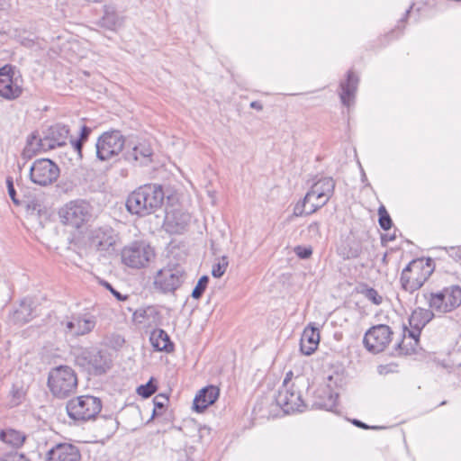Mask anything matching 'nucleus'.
<instances>
[{"instance_id": "3c124183", "label": "nucleus", "mask_w": 461, "mask_h": 461, "mask_svg": "<svg viewBox=\"0 0 461 461\" xmlns=\"http://www.w3.org/2000/svg\"><path fill=\"white\" fill-rule=\"evenodd\" d=\"M335 406L334 402H332L330 404H323L322 407L327 410H331Z\"/></svg>"}, {"instance_id": "f257e3e1", "label": "nucleus", "mask_w": 461, "mask_h": 461, "mask_svg": "<svg viewBox=\"0 0 461 461\" xmlns=\"http://www.w3.org/2000/svg\"><path fill=\"white\" fill-rule=\"evenodd\" d=\"M164 197V191L160 185L146 184L129 194L126 208L131 214L147 216L161 207Z\"/></svg>"}, {"instance_id": "423d86ee", "label": "nucleus", "mask_w": 461, "mask_h": 461, "mask_svg": "<svg viewBox=\"0 0 461 461\" xmlns=\"http://www.w3.org/2000/svg\"><path fill=\"white\" fill-rule=\"evenodd\" d=\"M60 221L67 226L80 229L93 216V207L86 200H73L64 204L59 211Z\"/></svg>"}, {"instance_id": "09e8293b", "label": "nucleus", "mask_w": 461, "mask_h": 461, "mask_svg": "<svg viewBox=\"0 0 461 461\" xmlns=\"http://www.w3.org/2000/svg\"><path fill=\"white\" fill-rule=\"evenodd\" d=\"M411 8L412 5L405 11L404 16L399 21V23H403L406 21L411 13Z\"/></svg>"}, {"instance_id": "ddd939ff", "label": "nucleus", "mask_w": 461, "mask_h": 461, "mask_svg": "<svg viewBox=\"0 0 461 461\" xmlns=\"http://www.w3.org/2000/svg\"><path fill=\"white\" fill-rule=\"evenodd\" d=\"M60 174L59 166L49 158H39L30 167L31 181L40 186H49L55 183Z\"/></svg>"}, {"instance_id": "aec40b11", "label": "nucleus", "mask_w": 461, "mask_h": 461, "mask_svg": "<svg viewBox=\"0 0 461 461\" xmlns=\"http://www.w3.org/2000/svg\"><path fill=\"white\" fill-rule=\"evenodd\" d=\"M359 79L353 71L347 73V78L339 84V98L342 104L348 108L355 104L356 93Z\"/></svg>"}, {"instance_id": "412c9836", "label": "nucleus", "mask_w": 461, "mask_h": 461, "mask_svg": "<svg viewBox=\"0 0 461 461\" xmlns=\"http://www.w3.org/2000/svg\"><path fill=\"white\" fill-rule=\"evenodd\" d=\"M219 395L220 390L217 386H205L195 395L193 402V409L198 413L203 412L217 401Z\"/></svg>"}, {"instance_id": "cd10ccee", "label": "nucleus", "mask_w": 461, "mask_h": 461, "mask_svg": "<svg viewBox=\"0 0 461 461\" xmlns=\"http://www.w3.org/2000/svg\"><path fill=\"white\" fill-rule=\"evenodd\" d=\"M28 388L22 382H15L8 393L7 405L9 408H14L21 405L26 399Z\"/></svg>"}, {"instance_id": "864d4df0", "label": "nucleus", "mask_w": 461, "mask_h": 461, "mask_svg": "<svg viewBox=\"0 0 461 461\" xmlns=\"http://www.w3.org/2000/svg\"><path fill=\"white\" fill-rule=\"evenodd\" d=\"M397 348L400 349V354H402V344L401 343H398L397 344Z\"/></svg>"}, {"instance_id": "603ef678", "label": "nucleus", "mask_w": 461, "mask_h": 461, "mask_svg": "<svg viewBox=\"0 0 461 461\" xmlns=\"http://www.w3.org/2000/svg\"><path fill=\"white\" fill-rule=\"evenodd\" d=\"M32 140H37V137L35 135H33V134L31 137H29L28 143L32 145Z\"/></svg>"}, {"instance_id": "5701e85b", "label": "nucleus", "mask_w": 461, "mask_h": 461, "mask_svg": "<svg viewBox=\"0 0 461 461\" xmlns=\"http://www.w3.org/2000/svg\"><path fill=\"white\" fill-rule=\"evenodd\" d=\"M95 326V321L94 317H73L71 321L66 323V332L73 336H83L91 332Z\"/></svg>"}, {"instance_id": "a18cd8bd", "label": "nucleus", "mask_w": 461, "mask_h": 461, "mask_svg": "<svg viewBox=\"0 0 461 461\" xmlns=\"http://www.w3.org/2000/svg\"><path fill=\"white\" fill-rule=\"evenodd\" d=\"M310 232H314L316 234L320 233V223L318 221L312 222L309 227Z\"/></svg>"}, {"instance_id": "6ab92c4d", "label": "nucleus", "mask_w": 461, "mask_h": 461, "mask_svg": "<svg viewBox=\"0 0 461 461\" xmlns=\"http://www.w3.org/2000/svg\"><path fill=\"white\" fill-rule=\"evenodd\" d=\"M434 312L430 308H416L409 317V324L411 329L408 331L409 337L418 343L421 330L434 318Z\"/></svg>"}, {"instance_id": "a878e982", "label": "nucleus", "mask_w": 461, "mask_h": 461, "mask_svg": "<svg viewBox=\"0 0 461 461\" xmlns=\"http://www.w3.org/2000/svg\"><path fill=\"white\" fill-rule=\"evenodd\" d=\"M150 343L156 351L170 353L175 346L168 334L162 329L154 330L149 337Z\"/></svg>"}, {"instance_id": "f03ea898", "label": "nucleus", "mask_w": 461, "mask_h": 461, "mask_svg": "<svg viewBox=\"0 0 461 461\" xmlns=\"http://www.w3.org/2000/svg\"><path fill=\"white\" fill-rule=\"evenodd\" d=\"M435 270V264L430 258L411 260L402 271L401 286L412 294L419 290L430 277Z\"/></svg>"}, {"instance_id": "9b49d317", "label": "nucleus", "mask_w": 461, "mask_h": 461, "mask_svg": "<svg viewBox=\"0 0 461 461\" xmlns=\"http://www.w3.org/2000/svg\"><path fill=\"white\" fill-rule=\"evenodd\" d=\"M125 145V138L120 131L113 130L103 132L95 143L96 158L106 161L119 155Z\"/></svg>"}, {"instance_id": "0eeeda50", "label": "nucleus", "mask_w": 461, "mask_h": 461, "mask_svg": "<svg viewBox=\"0 0 461 461\" xmlns=\"http://www.w3.org/2000/svg\"><path fill=\"white\" fill-rule=\"evenodd\" d=\"M68 415L76 421L95 419L102 410V402L92 395H81L70 399L66 405Z\"/></svg>"}, {"instance_id": "de8ad7c7", "label": "nucleus", "mask_w": 461, "mask_h": 461, "mask_svg": "<svg viewBox=\"0 0 461 461\" xmlns=\"http://www.w3.org/2000/svg\"><path fill=\"white\" fill-rule=\"evenodd\" d=\"M250 107L253 109H256L258 111H261L263 109V105L258 101H253L250 103Z\"/></svg>"}, {"instance_id": "473e14b6", "label": "nucleus", "mask_w": 461, "mask_h": 461, "mask_svg": "<svg viewBox=\"0 0 461 461\" xmlns=\"http://www.w3.org/2000/svg\"><path fill=\"white\" fill-rule=\"evenodd\" d=\"M378 217H379L378 222H379L380 227L384 230H390L393 225V221L391 219L390 214L388 213V212L386 211V209L384 205H381L378 208Z\"/></svg>"}, {"instance_id": "7ed1b4c3", "label": "nucleus", "mask_w": 461, "mask_h": 461, "mask_svg": "<svg viewBox=\"0 0 461 461\" xmlns=\"http://www.w3.org/2000/svg\"><path fill=\"white\" fill-rule=\"evenodd\" d=\"M429 308L438 313H448L461 305V287L453 285L440 291L424 293Z\"/></svg>"}, {"instance_id": "4468645a", "label": "nucleus", "mask_w": 461, "mask_h": 461, "mask_svg": "<svg viewBox=\"0 0 461 461\" xmlns=\"http://www.w3.org/2000/svg\"><path fill=\"white\" fill-rule=\"evenodd\" d=\"M23 79L14 66L0 68V96L5 100H15L23 94Z\"/></svg>"}, {"instance_id": "c85d7f7f", "label": "nucleus", "mask_w": 461, "mask_h": 461, "mask_svg": "<svg viewBox=\"0 0 461 461\" xmlns=\"http://www.w3.org/2000/svg\"><path fill=\"white\" fill-rule=\"evenodd\" d=\"M0 439L13 447H21L26 439V435L16 429H8L0 430Z\"/></svg>"}, {"instance_id": "72a5a7b5", "label": "nucleus", "mask_w": 461, "mask_h": 461, "mask_svg": "<svg viewBox=\"0 0 461 461\" xmlns=\"http://www.w3.org/2000/svg\"><path fill=\"white\" fill-rule=\"evenodd\" d=\"M208 283H209L208 276H201L192 292V297L196 300L200 299L203 296L204 291L206 290Z\"/></svg>"}, {"instance_id": "393cba45", "label": "nucleus", "mask_w": 461, "mask_h": 461, "mask_svg": "<svg viewBox=\"0 0 461 461\" xmlns=\"http://www.w3.org/2000/svg\"><path fill=\"white\" fill-rule=\"evenodd\" d=\"M152 154L151 147L146 142H140L134 146L131 150L127 151L124 158L129 162H139L140 165H146L150 161Z\"/></svg>"}, {"instance_id": "f8f14e48", "label": "nucleus", "mask_w": 461, "mask_h": 461, "mask_svg": "<svg viewBox=\"0 0 461 461\" xmlns=\"http://www.w3.org/2000/svg\"><path fill=\"white\" fill-rule=\"evenodd\" d=\"M154 258V249L143 241L132 242L122 251L123 264L131 268L146 267Z\"/></svg>"}, {"instance_id": "f3484780", "label": "nucleus", "mask_w": 461, "mask_h": 461, "mask_svg": "<svg viewBox=\"0 0 461 461\" xmlns=\"http://www.w3.org/2000/svg\"><path fill=\"white\" fill-rule=\"evenodd\" d=\"M118 236L112 228L103 227L92 231L90 246L104 256L114 252Z\"/></svg>"}, {"instance_id": "39448f33", "label": "nucleus", "mask_w": 461, "mask_h": 461, "mask_svg": "<svg viewBox=\"0 0 461 461\" xmlns=\"http://www.w3.org/2000/svg\"><path fill=\"white\" fill-rule=\"evenodd\" d=\"M308 388V383L303 376H296L290 387L280 388L276 397V403L285 413L302 412L306 405L303 400L302 389Z\"/></svg>"}, {"instance_id": "dca6fc26", "label": "nucleus", "mask_w": 461, "mask_h": 461, "mask_svg": "<svg viewBox=\"0 0 461 461\" xmlns=\"http://www.w3.org/2000/svg\"><path fill=\"white\" fill-rule=\"evenodd\" d=\"M69 135V128L61 123L51 125L44 131L43 136L39 139V147L42 150L54 149L67 144Z\"/></svg>"}, {"instance_id": "ea45409f", "label": "nucleus", "mask_w": 461, "mask_h": 461, "mask_svg": "<svg viewBox=\"0 0 461 461\" xmlns=\"http://www.w3.org/2000/svg\"><path fill=\"white\" fill-rule=\"evenodd\" d=\"M0 461H31L29 458H27L23 454H18V453H12L5 455L2 458H0Z\"/></svg>"}, {"instance_id": "c9c22d12", "label": "nucleus", "mask_w": 461, "mask_h": 461, "mask_svg": "<svg viewBox=\"0 0 461 461\" xmlns=\"http://www.w3.org/2000/svg\"><path fill=\"white\" fill-rule=\"evenodd\" d=\"M312 201H305V196L300 202H298L294 207L293 215L296 217H300L303 215H308L306 212L309 211V206Z\"/></svg>"}, {"instance_id": "9d476101", "label": "nucleus", "mask_w": 461, "mask_h": 461, "mask_svg": "<svg viewBox=\"0 0 461 461\" xmlns=\"http://www.w3.org/2000/svg\"><path fill=\"white\" fill-rule=\"evenodd\" d=\"M336 182L331 176H322L315 181L305 194V201H312L307 214L323 207L334 194Z\"/></svg>"}, {"instance_id": "7c9ffc66", "label": "nucleus", "mask_w": 461, "mask_h": 461, "mask_svg": "<svg viewBox=\"0 0 461 461\" xmlns=\"http://www.w3.org/2000/svg\"><path fill=\"white\" fill-rule=\"evenodd\" d=\"M168 401V397L165 394L160 393L155 396L153 400L154 409L152 411V418L162 415L163 410L167 405Z\"/></svg>"}, {"instance_id": "5fc2aeb1", "label": "nucleus", "mask_w": 461, "mask_h": 461, "mask_svg": "<svg viewBox=\"0 0 461 461\" xmlns=\"http://www.w3.org/2000/svg\"><path fill=\"white\" fill-rule=\"evenodd\" d=\"M182 229H184V226H180V227L177 229V230H182Z\"/></svg>"}, {"instance_id": "6e6552de", "label": "nucleus", "mask_w": 461, "mask_h": 461, "mask_svg": "<svg viewBox=\"0 0 461 461\" xmlns=\"http://www.w3.org/2000/svg\"><path fill=\"white\" fill-rule=\"evenodd\" d=\"M75 362L89 374L99 375L111 367V360L105 352L96 348H81L75 354Z\"/></svg>"}, {"instance_id": "bb28decb", "label": "nucleus", "mask_w": 461, "mask_h": 461, "mask_svg": "<svg viewBox=\"0 0 461 461\" xmlns=\"http://www.w3.org/2000/svg\"><path fill=\"white\" fill-rule=\"evenodd\" d=\"M100 24L102 27L114 31L123 24V17L117 13L114 6L104 5V15L101 18Z\"/></svg>"}, {"instance_id": "2eb2a0df", "label": "nucleus", "mask_w": 461, "mask_h": 461, "mask_svg": "<svg viewBox=\"0 0 461 461\" xmlns=\"http://www.w3.org/2000/svg\"><path fill=\"white\" fill-rule=\"evenodd\" d=\"M393 331L388 325L378 324L368 329L363 338V344L373 354L383 352L392 341Z\"/></svg>"}, {"instance_id": "c756f323", "label": "nucleus", "mask_w": 461, "mask_h": 461, "mask_svg": "<svg viewBox=\"0 0 461 461\" xmlns=\"http://www.w3.org/2000/svg\"><path fill=\"white\" fill-rule=\"evenodd\" d=\"M92 129L86 125H83L80 129L79 138L76 140H71L74 149L77 152L78 156L82 158V149L84 143L88 140Z\"/></svg>"}, {"instance_id": "37998d69", "label": "nucleus", "mask_w": 461, "mask_h": 461, "mask_svg": "<svg viewBox=\"0 0 461 461\" xmlns=\"http://www.w3.org/2000/svg\"><path fill=\"white\" fill-rule=\"evenodd\" d=\"M361 253V249L359 246H357L356 248H350L349 250L346 254L347 258H357Z\"/></svg>"}, {"instance_id": "f704fd0d", "label": "nucleus", "mask_w": 461, "mask_h": 461, "mask_svg": "<svg viewBox=\"0 0 461 461\" xmlns=\"http://www.w3.org/2000/svg\"><path fill=\"white\" fill-rule=\"evenodd\" d=\"M228 264V258L226 256L221 257V260L212 266V276L215 278L221 277L227 269Z\"/></svg>"}, {"instance_id": "c03bdc74", "label": "nucleus", "mask_w": 461, "mask_h": 461, "mask_svg": "<svg viewBox=\"0 0 461 461\" xmlns=\"http://www.w3.org/2000/svg\"><path fill=\"white\" fill-rule=\"evenodd\" d=\"M293 376H294V374H293L292 371L287 372L286 375H285V377L284 379V382H283V384H282L281 388L290 387Z\"/></svg>"}, {"instance_id": "b1692460", "label": "nucleus", "mask_w": 461, "mask_h": 461, "mask_svg": "<svg viewBox=\"0 0 461 461\" xmlns=\"http://www.w3.org/2000/svg\"><path fill=\"white\" fill-rule=\"evenodd\" d=\"M33 302L31 299H23L19 306L10 314L9 320L15 325H23L29 322L33 315Z\"/></svg>"}, {"instance_id": "79ce46f5", "label": "nucleus", "mask_w": 461, "mask_h": 461, "mask_svg": "<svg viewBox=\"0 0 461 461\" xmlns=\"http://www.w3.org/2000/svg\"><path fill=\"white\" fill-rule=\"evenodd\" d=\"M352 424H354L356 427L357 428H360V429H379V427L377 426H369L366 423H364L363 421L359 420H357V419H354L351 420Z\"/></svg>"}, {"instance_id": "4be33fe9", "label": "nucleus", "mask_w": 461, "mask_h": 461, "mask_svg": "<svg viewBox=\"0 0 461 461\" xmlns=\"http://www.w3.org/2000/svg\"><path fill=\"white\" fill-rule=\"evenodd\" d=\"M320 342V331L317 328L309 325L302 334L300 350L305 356H311L315 352Z\"/></svg>"}, {"instance_id": "6e6d98bb", "label": "nucleus", "mask_w": 461, "mask_h": 461, "mask_svg": "<svg viewBox=\"0 0 461 461\" xmlns=\"http://www.w3.org/2000/svg\"><path fill=\"white\" fill-rule=\"evenodd\" d=\"M4 32L2 30H0V34H2Z\"/></svg>"}, {"instance_id": "49530a36", "label": "nucleus", "mask_w": 461, "mask_h": 461, "mask_svg": "<svg viewBox=\"0 0 461 461\" xmlns=\"http://www.w3.org/2000/svg\"><path fill=\"white\" fill-rule=\"evenodd\" d=\"M41 205L36 202V201H32L29 204H28V209H32L33 211H38L40 212L41 211Z\"/></svg>"}, {"instance_id": "1a4fd4ad", "label": "nucleus", "mask_w": 461, "mask_h": 461, "mask_svg": "<svg viewBox=\"0 0 461 461\" xmlns=\"http://www.w3.org/2000/svg\"><path fill=\"white\" fill-rule=\"evenodd\" d=\"M186 277L184 267L178 264L167 265L154 276V289L163 294H174L184 284Z\"/></svg>"}, {"instance_id": "58836bf2", "label": "nucleus", "mask_w": 461, "mask_h": 461, "mask_svg": "<svg viewBox=\"0 0 461 461\" xmlns=\"http://www.w3.org/2000/svg\"><path fill=\"white\" fill-rule=\"evenodd\" d=\"M295 254L302 259L309 258L312 254V249L311 248L297 246L294 249Z\"/></svg>"}, {"instance_id": "a211bd4d", "label": "nucleus", "mask_w": 461, "mask_h": 461, "mask_svg": "<svg viewBox=\"0 0 461 461\" xmlns=\"http://www.w3.org/2000/svg\"><path fill=\"white\" fill-rule=\"evenodd\" d=\"M79 448L68 442L56 443L46 453L45 461H80Z\"/></svg>"}, {"instance_id": "2f4dec72", "label": "nucleus", "mask_w": 461, "mask_h": 461, "mask_svg": "<svg viewBox=\"0 0 461 461\" xmlns=\"http://www.w3.org/2000/svg\"><path fill=\"white\" fill-rule=\"evenodd\" d=\"M158 387L155 379L151 377L148 383L141 384L137 388V393L143 398L150 397L157 391Z\"/></svg>"}, {"instance_id": "e433bc0d", "label": "nucleus", "mask_w": 461, "mask_h": 461, "mask_svg": "<svg viewBox=\"0 0 461 461\" xmlns=\"http://www.w3.org/2000/svg\"><path fill=\"white\" fill-rule=\"evenodd\" d=\"M362 294L365 295V297L366 299L371 301L375 305H379L383 302L382 296L379 295L378 292L375 289L372 288V287L366 288L362 292Z\"/></svg>"}, {"instance_id": "a19ab883", "label": "nucleus", "mask_w": 461, "mask_h": 461, "mask_svg": "<svg viewBox=\"0 0 461 461\" xmlns=\"http://www.w3.org/2000/svg\"><path fill=\"white\" fill-rule=\"evenodd\" d=\"M103 285H104V286L107 290H109V291L113 294V296L118 300V301H125V300L128 298V296H127V295H122L120 292H118L117 290H115L110 283H108V282H106V281H104V282H103Z\"/></svg>"}, {"instance_id": "20e7f679", "label": "nucleus", "mask_w": 461, "mask_h": 461, "mask_svg": "<svg viewBox=\"0 0 461 461\" xmlns=\"http://www.w3.org/2000/svg\"><path fill=\"white\" fill-rule=\"evenodd\" d=\"M48 386L55 397L66 398L77 387V375L68 366L52 368L49 373Z\"/></svg>"}, {"instance_id": "4c0bfd02", "label": "nucleus", "mask_w": 461, "mask_h": 461, "mask_svg": "<svg viewBox=\"0 0 461 461\" xmlns=\"http://www.w3.org/2000/svg\"><path fill=\"white\" fill-rule=\"evenodd\" d=\"M6 185L8 190V194L10 198L12 199L13 203L16 205L21 204V202L16 197V191L14 189V181L11 176H8L6 178Z\"/></svg>"}, {"instance_id": "8fccbe9b", "label": "nucleus", "mask_w": 461, "mask_h": 461, "mask_svg": "<svg viewBox=\"0 0 461 461\" xmlns=\"http://www.w3.org/2000/svg\"><path fill=\"white\" fill-rule=\"evenodd\" d=\"M8 6L6 0H0V10H5Z\"/></svg>"}]
</instances>
